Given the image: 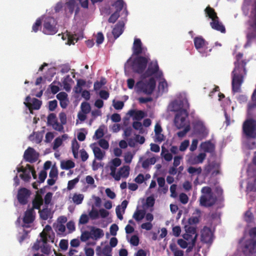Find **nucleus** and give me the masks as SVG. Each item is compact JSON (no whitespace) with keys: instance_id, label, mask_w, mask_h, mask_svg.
I'll use <instances>...</instances> for the list:
<instances>
[{"instance_id":"ea45409f","label":"nucleus","mask_w":256,"mask_h":256,"mask_svg":"<svg viewBox=\"0 0 256 256\" xmlns=\"http://www.w3.org/2000/svg\"><path fill=\"white\" fill-rule=\"evenodd\" d=\"M20 177L24 182H28L31 178L30 170V169L26 170L24 172L20 174Z\"/></svg>"},{"instance_id":"7ed1b4c3","label":"nucleus","mask_w":256,"mask_h":256,"mask_svg":"<svg viewBox=\"0 0 256 256\" xmlns=\"http://www.w3.org/2000/svg\"><path fill=\"white\" fill-rule=\"evenodd\" d=\"M156 81L154 78H150L148 80H140L136 82L135 89L137 92H143L150 95L154 90Z\"/></svg>"},{"instance_id":"c756f323","label":"nucleus","mask_w":256,"mask_h":256,"mask_svg":"<svg viewBox=\"0 0 256 256\" xmlns=\"http://www.w3.org/2000/svg\"><path fill=\"white\" fill-rule=\"evenodd\" d=\"M86 84V82L82 79H78L77 80L76 86L74 88V91L76 94H80L82 92V87Z\"/></svg>"},{"instance_id":"f257e3e1","label":"nucleus","mask_w":256,"mask_h":256,"mask_svg":"<svg viewBox=\"0 0 256 256\" xmlns=\"http://www.w3.org/2000/svg\"><path fill=\"white\" fill-rule=\"evenodd\" d=\"M242 58L243 54L241 52L236 56L234 68L232 72V88L234 94L241 92V86L246 74V66L249 60Z\"/></svg>"},{"instance_id":"a878e982","label":"nucleus","mask_w":256,"mask_h":256,"mask_svg":"<svg viewBox=\"0 0 256 256\" xmlns=\"http://www.w3.org/2000/svg\"><path fill=\"white\" fill-rule=\"evenodd\" d=\"M194 129L199 134H207L208 132L205 126L200 122H196L194 124Z\"/></svg>"},{"instance_id":"e433bc0d","label":"nucleus","mask_w":256,"mask_h":256,"mask_svg":"<svg viewBox=\"0 0 256 256\" xmlns=\"http://www.w3.org/2000/svg\"><path fill=\"white\" fill-rule=\"evenodd\" d=\"M168 84L165 79H162L158 84V90L162 92H167L168 90Z\"/></svg>"},{"instance_id":"a19ab883","label":"nucleus","mask_w":256,"mask_h":256,"mask_svg":"<svg viewBox=\"0 0 256 256\" xmlns=\"http://www.w3.org/2000/svg\"><path fill=\"white\" fill-rule=\"evenodd\" d=\"M80 178L78 176L77 178L69 180L68 183V186H67V189L68 190H72L73 189L77 183L79 182Z\"/></svg>"},{"instance_id":"9b49d317","label":"nucleus","mask_w":256,"mask_h":256,"mask_svg":"<svg viewBox=\"0 0 256 256\" xmlns=\"http://www.w3.org/2000/svg\"><path fill=\"white\" fill-rule=\"evenodd\" d=\"M216 201V198L214 194H204L200 198V205L206 208L214 206Z\"/></svg>"},{"instance_id":"cd10ccee","label":"nucleus","mask_w":256,"mask_h":256,"mask_svg":"<svg viewBox=\"0 0 256 256\" xmlns=\"http://www.w3.org/2000/svg\"><path fill=\"white\" fill-rule=\"evenodd\" d=\"M205 12L206 14V16L209 17V18H211L212 21L213 20H215L216 18H218V16H217V14L215 12L214 10L211 8L210 6H207L205 9Z\"/></svg>"},{"instance_id":"20e7f679","label":"nucleus","mask_w":256,"mask_h":256,"mask_svg":"<svg viewBox=\"0 0 256 256\" xmlns=\"http://www.w3.org/2000/svg\"><path fill=\"white\" fill-rule=\"evenodd\" d=\"M150 60L148 54L144 56H136L132 62V71L134 73L142 75L144 72Z\"/></svg>"},{"instance_id":"09e8293b","label":"nucleus","mask_w":256,"mask_h":256,"mask_svg":"<svg viewBox=\"0 0 256 256\" xmlns=\"http://www.w3.org/2000/svg\"><path fill=\"white\" fill-rule=\"evenodd\" d=\"M132 127L136 130H138L140 133L142 134L143 132V128L142 124L140 122H134L132 123Z\"/></svg>"},{"instance_id":"4be33fe9","label":"nucleus","mask_w":256,"mask_h":256,"mask_svg":"<svg viewBox=\"0 0 256 256\" xmlns=\"http://www.w3.org/2000/svg\"><path fill=\"white\" fill-rule=\"evenodd\" d=\"M44 203V200L41 195L36 194L35 198L32 202V208H31L40 210V206Z\"/></svg>"},{"instance_id":"13d9d810","label":"nucleus","mask_w":256,"mask_h":256,"mask_svg":"<svg viewBox=\"0 0 256 256\" xmlns=\"http://www.w3.org/2000/svg\"><path fill=\"white\" fill-rule=\"evenodd\" d=\"M62 139L60 137L56 138L54 142L53 149L56 150L58 148L62 145Z\"/></svg>"},{"instance_id":"1a4fd4ad","label":"nucleus","mask_w":256,"mask_h":256,"mask_svg":"<svg viewBox=\"0 0 256 256\" xmlns=\"http://www.w3.org/2000/svg\"><path fill=\"white\" fill-rule=\"evenodd\" d=\"M31 194V192L25 188H20L18 192L17 199L20 204L25 205L28 202V199Z\"/></svg>"},{"instance_id":"b1692460","label":"nucleus","mask_w":256,"mask_h":256,"mask_svg":"<svg viewBox=\"0 0 256 256\" xmlns=\"http://www.w3.org/2000/svg\"><path fill=\"white\" fill-rule=\"evenodd\" d=\"M206 158V154L204 152L199 154L197 156L192 158L190 162L192 164H196L202 163Z\"/></svg>"},{"instance_id":"4468645a","label":"nucleus","mask_w":256,"mask_h":256,"mask_svg":"<svg viewBox=\"0 0 256 256\" xmlns=\"http://www.w3.org/2000/svg\"><path fill=\"white\" fill-rule=\"evenodd\" d=\"M244 251L250 254L256 253V239H248L244 243Z\"/></svg>"},{"instance_id":"c9c22d12","label":"nucleus","mask_w":256,"mask_h":256,"mask_svg":"<svg viewBox=\"0 0 256 256\" xmlns=\"http://www.w3.org/2000/svg\"><path fill=\"white\" fill-rule=\"evenodd\" d=\"M187 170L189 174L192 175L197 174L198 176L202 173V169L200 167L194 168L193 166H190L188 168Z\"/></svg>"},{"instance_id":"de8ad7c7","label":"nucleus","mask_w":256,"mask_h":256,"mask_svg":"<svg viewBox=\"0 0 256 256\" xmlns=\"http://www.w3.org/2000/svg\"><path fill=\"white\" fill-rule=\"evenodd\" d=\"M120 17V14L118 12H114L113 13L111 16H110L108 22L110 23H114L116 20L118 19V18Z\"/></svg>"},{"instance_id":"7c9ffc66","label":"nucleus","mask_w":256,"mask_h":256,"mask_svg":"<svg viewBox=\"0 0 256 256\" xmlns=\"http://www.w3.org/2000/svg\"><path fill=\"white\" fill-rule=\"evenodd\" d=\"M93 152L96 158L99 160H102L105 154L104 152H102L100 148L97 146L94 148Z\"/></svg>"},{"instance_id":"f8f14e48","label":"nucleus","mask_w":256,"mask_h":256,"mask_svg":"<svg viewBox=\"0 0 256 256\" xmlns=\"http://www.w3.org/2000/svg\"><path fill=\"white\" fill-rule=\"evenodd\" d=\"M25 100L26 102H24V104L27 108H28L31 113H32V110H38L41 107L42 104V101L36 98H33L32 99V103L30 102L31 100V98L29 96L26 97Z\"/></svg>"},{"instance_id":"4c0bfd02","label":"nucleus","mask_w":256,"mask_h":256,"mask_svg":"<svg viewBox=\"0 0 256 256\" xmlns=\"http://www.w3.org/2000/svg\"><path fill=\"white\" fill-rule=\"evenodd\" d=\"M80 107L82 112L84 114H88L91 110L90 104L87 102H82L81 104Z\"/></svg>"},{"instance_id":"6e6552de","label":"nucleus","mask_w":256,"mask_h":256,"mask_svg":"<svg viewBox=\"0 0 256 256\" xmlns=\"http://www.w3.org/2000/svg\"><path fill=\"white\" fill-rule=\"evenodd\" d=\"M194 44L196 48L202 54V56H206L207 53L202 49H207L208 42L202 36H197L194 38Z\"/></svg>"},{"instance_id":"f704fd0d","label":"nucleus","mask_w":256,"mask_h":256,"mask_svg":"<svg viewBox=\"0 0 256 256\" xmlns=\"http://www.w3.org/2000/svg\"><path fill=\"white\" fill-rule=\"evenodd\" d=\"M116 9V12L120 14V12L122 10L124 6L123 0H117L112 5Z\"/></svg>"},{"instance_id":"6e6d98bb","label":"nucleus","mask_w":256,"mask_h":256,"mask_svg":"<svg viewBox=\"0 0 256 256\" xmlns=\"http://www.w3.org/2000/svg\"><path fill=\"white\" fill-rule=\"evenodd\" d=\"M58 171L56 168L52 166L49 173V176L52 178H58Z\"/></svg>"},{"instance_id":"bb28decb","label":"nucleus","mask_w":256,"mask_h":256,"mask_svg":"<svg viewBox=\"0 0 256 256\" xmlns=\"http://www.w3.org/2000/svg\"><path fill=\"white\" fill-rule=\"evenodd\" d=\"M75 166L74 162L72 160H62L60 162V168L62 170H70Z\"/></svg>"},{"instance_id":"ddd939ff","label":"nucleus","mask_w":256,"mask_h":256,"mask_svg":"<svg viewBox=\"0 0 256 256\" xmlns=\"http://www.w3.org/2000/svg\"><path fill=\"white\" fill-rule=\"evenodd\" d=\"M24 158L26 161L32 163L38 160V154L33 148L28 147L24 152Z\"/></svg>"},{"instance_id":"a211bd4d","label":"nucleus","mask_w":256,"mask_h":256,"mask_svg":"<svg viewBox=\"0 0 256 256\" xmlns=\"http://www.w3.org/2000/svg\"><path fill=\"white\" fill-rule=\"evenodd\" d=\"M96 254L98 256H112V248L109 245L105 246L102 250L100 246H97L96 248Z\"/></svg>"},{"instance_id":"4d7b16f0","label":"nucleus","mask_w":256,"mask_h":256,"mask_svg":"<svg viewBox=\"0 0 256 256\" xmlns=\"http://www.w3.org/2000/svg\"><path fill=\"white\" fill-rule=\"evenodd\" d=\"M113 106L116 110H122L124 106V103L122 101H116L115 102L114 100Z\"/></svg>"},{"instance_id":"393cba45","label":"nucleus","mask_w":256,"mask_h":256,"mask_svg":"<svg viewBox=\"0 0 256 256\" xmlns=\"http://www.w3.org/2000/svg\"><path fill=\"white\" fill-rule=\"evenodd\" d=\"M40 218L43 220H47L50 216V210L48 208V206H45V208L42 210H39Z\"/></svg>"},{"instance_id":"dca6fc26","label":"nucleus","mask_w":256,"mask_h":256,"mask_svg":"<svg viewBox=\"0 0 256 256\" xmlns=\"http://www.w3.org/2000/svg\"><path fill=\"white\" fill-rule=\"evenodd\" d=\"M35 218V212L34 208L28 209L24 212L23 222L26 224L32 223Z\"/></svg>"},{"instance_id":"49530a36","label":"nucleus","mask_w":256,"mask_h":256,"mask_svg":"<svg viewBox=\"0 0 256 256\" xmlns=\"http://www.w3.org/2000/svg\"><path fill=\"white\" fill-rule=\"evenodd\" d=\"M247 42H250L256 38V30L249 32L246 34Z\"/></svg>"},{"instance_id":"2eb2a0df","label":"nucleus","mask_w":256,"mask_h":256,"mask_svg":"<svg viewBox=\"0 0 256 256\" xmlns=\"http://www.w3.org/2000/svg\"><path fill=\"white\" fill-rule=\"evenodd\" d=\"M202 241L204 243H211L212 241V234L209 228L204 226L202 230Z\"/></svg>"},{"instance_id":"338daca9","label":"nucleus","mask_w":256,"mask_h":256,"mask_svg":"<svg viewBox=\"0 0 256 256\" xmlns=\"http://www.w3.org/2000/svg\"><path fill=\"white\" fill-rule=\"evenodd\" d=\"M98 144L101 148L105 150L108 149L109 147L108 142L104 139H100L99 140Z\"/></svg>"},{"instance_id":"0eeeda50","label":"nucleus","mask_w":256,"mask_h":256,"mask_svg":"<svg viewBox=\"0 0 256 256\" xmlns=\"http://www.w3.org/2000/svg\"><path fill=\"white\" fill-rule=\"evenodd\" d=\"M159 70V66L157 60H152L148 62V68L141 75V78L144 79L146 78L156 74Z\"/></svg>"},{"instance_id":"052dcab7","label":"nucleus","mask_w":256,"mask_h":256,"mask_svg":"<svg viewBox=\"0 0 256 256\" xmlns=\"http://www.w3.org/2000/svg\"><path fill=\"white\" fill-rule=\"evenodd\" d=\"M89 220L88 216L86 214H82L80 216L79 219V224H86L88 222Z\"/></svg>"},{"instance_id":"58836bf2","label":"nucleus","mask_w":256,"mask_h":256,"mask_svg":"<svg viewBox=\"0 0 256 256\" xmlns=\"http://www.w3.org/2000/svg\"><path fill=\"white\" fill-rule=\"evenodd\" d=\"M185 230L186 233L194 235V237L196 235V238H198V234L196 233V228L193 226H185Z\"/></svg>"},{"instance_id":"79ce46f5","label":"nucleus","mask_w":256,"mask_h":256,"mask_svg":"<svg viewBox=\"0 0 256 256\" xmlns=\"http://www.w3.org/2000/svg\"><path fill=\"white\" fill-rule=\"evenodd\" d=\"M57 121L56 114L51 113L48 114L47 118V122L48 125L52 126Z\"/></svg>"},{"instance_id":"69168bd1","label":"nucleus","mask_w":256,"mask_h":256,"mask_svg":"<svg viewBox=\"0 0 256 256\" xmlns=\"http://www.w3.org/2000/svg\"><path fill=\"white\" fill-rule=\"evenodd\" d=\"M214 168V164L209 162L208 164H206L204 168L205 174L208 175L210 172Z\"/></svg>"},{"instance_id":"603ef678","label":"nucleus","mask_w":256,"mask_h":256,"mask_svg":"<svg viewBox=\"0 0 256 256\" xmlns=\"http://www.w3.org/2000/svg\"><path fill=\"white\" fill-rule=\"evenodd\" d=\"M244 218H245V220L247 222H248V223L251 222L254 219V216H253L252 213L250 210H248L247 212H246L245 213Z\"/></svg>"},{"instance_id":"f03ea898","label":"nucleus","mask_w":256,"mask_h":256,"mask_svg":"<svg viewBox=\"0 0 256 256\" xmlns=\"http://www.w3.org/2000/svg\"><path fill=\"white\" fill-rule=\"evenodd\" d=\"M177 104V102L172 104L173 108L171 110L176 112L174 119L175 126L178 129L184 128L183 130L178 132L177 134L178 137L182 138L190 129V122L186 120L188 113L186 109H180L178 110V108H174V106L178 105Z\"/></svg>"},{"instance_id":"c03bdc74","label":"nucleus","mask_w":256,"mask_h":256,"mask_svg":"<svg viewBox=\"0 0 256 256\" xmlns=\"http://www.w3.org/2000/svg\"><path fill=\"white\" fill-rule=\"evenodd\" d=\"M75 0H67L66 4L70 13H72L75 8Z\"/></svg>"},{"instance_id":"f3484780","label":"nucleus","mask_w":256,"mask_h":256,"mask_svg":"<svg viewBox=\"0 0 256 256\" xmlns=\"http://www.w3.org/2000/svg\"><path fill=\"white\" fill-rule=\"evenodd\" d=\"M124 24L122 21H119L114 26L112 34L115 39L118 38L123 32Z\"/></svg>"},{"instance_id":"5fc2aeb1","label":"nucleus","mask_w":256,"mask_h":256,"mask_svg":"<svg viewBox=\"0 0 256 256\" xmlns=\"http://www.w3.org/2000/svg\"><path fill=\"white\" fill-rule=\"evenodd\" d=\"M47 176V172L44 170H42L39 174L38 178L40 183H42L44 182Z\"/></svg>"},{"instance_id":"412c9836","label":"nucleus","mask_w":256,"mask_h":256,"mask_svg":"<svg viewBox=\"0 0 256 256\" xmlns=\"http://www.w3.org/2000/svg\"><path fill=\"white\" fill-rule=\"evenodd\" d=\"M128 114L132 116L133 120H140L145 116V114L142 110H130L128 111Z\"/></svg>"},{"instance_id":"aec40b11","label":"nucleus","mask_w":256,"mask_h":256,"mask_svg":"<svg viewBox=\"0 0 256 256\" xmlns=\"http://www.w3.org/2000/svg\"><path fill=\"white\" fill-rule=\"evenodd\" d=\"M90 232L92 238L95 240L102 238L104 236L103 230L100 228L92 226Z\"/></svg>"},{"instance_id":"473e14b6","label":"nucleus","mask_w":256,"mask_h":256,"mask_svg":"<svg viewBox=\"0 0 256 256\" xmlns=\"http://www.w3.org/2000/svg\"><path fill=\"white\" fill-rule=\"evenodd\" d=\"M84 198V196L82 194H74L72 198L73 202L76 204H80L82 203Z\"/></svg>"},{"instance_id":"423d86ee","label":"nucleus","mask_w":256,"mask_h":256,"mask_svg":"<svg viewBox=\"0 0 256 256\" xmlns=\"http://www.w3.org/2000/svg\"><path fill=\"white\" fill-rule=\"evenodd\" d=\"M56 22L54 18H46L44 22L42 32L46 34L52 35L58 32Z\"/></svg>"},{"instance_id":"37998d69","label":"nucleus","mask_w":256,"mask_h":256,"mask_svg":"<svg viewBox=\"0 0 256 256\" xmlns=\"http://www.w3.org/2000/svg\"><path fill=\"white\" fill-rule=\"evenodd\" d=\"M42 27V20L40 18L36 20L32 26V31L36 32Z\"/></svg>"},{"instance_id":"bf43d9fd","label":"nucleus","mask_w":256,"mask_h":256,"mask_svg":"<svg viewBox=\"0 0 256 256\" xmlns=\"http://www.w3.org/2000/svg\"><path fill=\"white\" fill-rule=\"evenodd\" d=\"M58 106V102L56 100H50L48 102V110L50 111H54L55 110Z\"/></svg>"},{"instance_id":"2f4dec72","label":"nucleus","mask_w":256,"mask_h":256,"mask_svg":"<svg viewBox=\"0 0 256 256\" xmlns=\"http://www.w3.org/2000/svg\"><path fill=\"white\" fill-rule=\"evenodd\" d=\"M174 102H177L178 105L174 106V108H178V110H179L180 109H187L189 108V104L187 100L182 101L178 102L177 101L173 102L172 104ZM172 107V104H171ZM173 108H172V109Z\"/></svg>"},{"instance_id":"72a5a7b5","label":"nucleus","mask_w":256,"mask_h":256,"mask_svg":"<svg viewBox=\"0 0 256 256\" xmlns=\"http://www.w3.org/2000/svg\"><path fill=\"white\" fill-rule=\"evenodd\" d=\"M118 172L122 177L126 178L128 177L130 174V167L128 166H124L120 169Z\"/></svg>"},{"instance_id":"e2e57ef3","label":"nucleus","mask_w":256,"mask_h":256,"mask_svg":"<svg viewBox=\"0 0 256 256\" xmlns=\"http://www.w3.org/2000/svg\"><path fill=\"white\" fill-rule=\"evenodd\" d=\"M178 244L182 248H186L188 247V242H187L184 239H178L177 241Z\"/></svg>"},{"instance_id":"3c124183","label":"nucleus","mask_w":256,"mask_h":256,"mask_svg":"<svg viewBox=\"0 0 256 256\" xmlns=\"http://www.w3.org/2000/svg\"><path fill=\"white\" fill-rule=\"evenodd\" d=\"M89 216L92 220H96L98 218L99 212L96 210L92 208L89 212Z\"/></svg>"},{"instance_id":"c85d7f7f","label":"nucleus","mask_w":256,"mask_h":256,"mask_svg":"<svg viewBox=\"0 0 256 256\" xmlns=\"http://www.w3.org/2000/svg\"><path fill=\"white\" fill-rule=\"evenodd\" d=\"M146 215V212L144 210H136L133 214V218L137 222L142 220Z\"/></svg>"},{"instance_id":"8fccbe9b","label":"nucleus","mask_w":256,"mask_h":256,"mask_svg":"<svg viewBox=\"0 0 256 256\" xmlns=\"http://www.w3.org/2000/svg\"><path fill=\"white\" fill-rule=\"evenodd\" d=\"M52 196V194L51 192H48L44 198V202L45 206H48L50 204Z\"/></svg>"},{"instance_id":"a18cd8bd","label":"nucleus","mask_w":256,"mask_h":256,"mask_svg":"<svg viewBox=\"0 0 256 256\" xmlns=\"http://www.w3.org/2000/svg\"><path fill=\"white\" fill-rule=\"evenodd\" d=\"M90 238H92L90 232L86 230L82 232L80 236V240L82 242H85Z\"/></svg>"},{"instance_id":"39448f33","label":"nucleus","mask_w":256,"mask_h":256,"mask_svg":"<svg viewBox=\"0 0 256 256\" xmlns=\"http://www.w3.org/2000/svg\"><path fill=\"white\" fill-rule=\"evenodd\" d=\"M242 132L247 138H256V120L253 118L246 120L242 124Z\"/></svg>"},{"instance_id":"6ab92c4d","label":"nucleus","mask_w":256,"mask_h":256,"mask_svg":"<svg viewBox=\"0 0 256 256\" xmlns=\"http://www.w3.org/2000/svg\"><path fill=\"white\" fill-rule=\"evenodd\" d=\"M210 25L212 28L220 31L222 33L226 32V28L224 26L219 22V18H216L213 20L212 22H210Z\"/></svg>"},{"instance_id":"0e129e2a","label":"nucleus","mask_w":256,"mask_h":256,"mask_svg":"<svg viewBox=\"0 0 256 256\" xmlns=\"http://www.w3.org/2000/svg\"><path fill=\"white\" fill-rule=\"evenodd\" d=\"M190 144V142L188 140H184L183 141L180 146V150L182 152H184L188 148Z\"/></svg>"},{"instance_id":"9d476101","label":"nucleus","mask_w":256,"mask_h":256,"mask_svg":"<svg viewBox=\"0 0 256 256\" xmlns=\"http://www.w3.org/2000/svg\"><path fill=\"white\" fill-rule=\"evenodd\" d=\"M132 50L133 55L136 56H140V55L141 54L146 55L147 48L142 46V42L140 38H136L134 40Z\"/></svg>"},{"instance_id":"680f3d73","label":"nucleus","mask_w":256,"mask_h":256,"mask_svg":"<svg viewBox=\"0 0 256 256\" xmlns=\"http://www.w3.org/2000/svg\"><path fill=\"white\" fill-rule=\"evenodd\" d=\"M80 144L76 138L72 141V151H78L80 148Z\"/></svg>"},{"instance_id":"5701e85b","label":"nucleus","mask_w":256,"mask_h":256,"mask_svg":"<svg viewBox=\"0 0 256 256\" xmlns=\"http://www.w3.org/2000/svg\"><path fill=\"white\" fill-rule=\"evenodd\" d=\"M200 146L205 152L212 153L214 152L215 148L214 145L210 141L202 142Z\"/></svg>"},{"instance_id":"774afa93","label":"nucleus","mask_w":256,"mask_h":256,"mask_svg":"<svg viewBox=\"0 0 256 256\" xmlns=\"http://www.w3.org/2000/svg\"><path fill=\"white\" fill-rule=\"evenodd\" d=\"M130 242L132 245L134 246H138L139 244L138 237L136 235L132 236L130 239Z\"/></svg>"},{"instance_id":"864d4df0","label":"nucleus","mask_w":256,"mask_h":256,"mask_svg":"<svg viewBox=\"0 0 256 256\" xmlns=\"http://www.w3.org/2000/svg\"><path fill=\"white\" fill-rule=\"evenodd\" d=\"M60 248L62 250H66L68 248V240H60L59 244Z\"/></svg>"}]
</instances>
